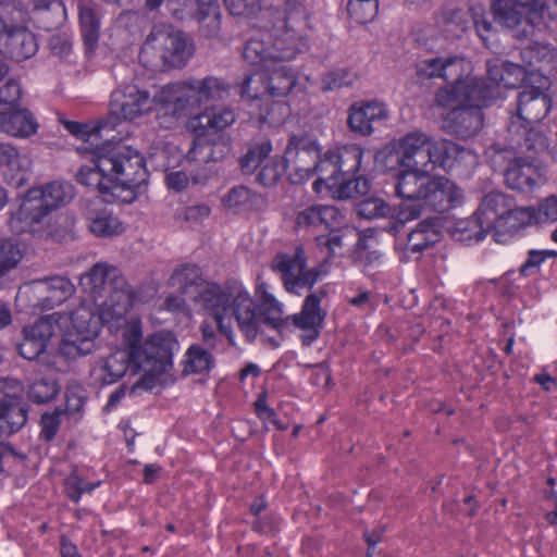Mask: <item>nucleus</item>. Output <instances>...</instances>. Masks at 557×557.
Segmentation results:
<instances>
[{
    "mask_svg": "<svg viewBox=\"0 0 557 557\" xmlns=\"http://www.w3.org/2000/svg\"><path fill=\"white\" fill-rule=\"evenodd\" d=\"M32 285L39 295L36 307L41 310L53 309L55 306L63 304L75 292V286L71 281L59 275L33 281Z\"/></svg>",
    "mask_w": 557,
    "mask_h": 557,
    "instance_id": "obj_22",
    "label": "nucleus"
},
{
    "mask_svg": "<svg viewBox=\"0 0 557 557\" xmlns=\"http://www.w3.org/2000/svg\"><path fill=\"white\" fill-rule=\"evenodd\" d=\"M511 202L507 195L491 191L483 197L473 219L457 222L454 235H459V240L483 239L488 232L496 228L504 214L509 211Z\"/></svg>",
    "mask_w": 557,
    "mask_h": 557,
    "instance_id": "obj_10",
    "label": "nucleus"
},
{
    "mask_svg": "<svg viewBox=\"0 0 557 557\" xmlns=\"http://www.w3.org/2000/svg\"><path fill=\"white\" fill-rule=\"evenodd\" d=\"M324 296V290L309 294L304 301L300 313L283 318V320H287L284 329L292 322L296 327L308 332L302 337L305 345H310L319 335V327L325 318V312L321 308V300Z\"/></svg>",
    "mask_w": 557,
    "mask_h": 557,
    "instance_id": "obj_18",
    "label": "nucleus"
},
{
    "mask_svg": "<svg viewBox=\"0 0 557 557\" xmlns=\"http://www.w3.org/2000/svg\"><path fill=\"white\" fill-rule=\"evenodd\" d=\"M215 364L213 355L199 344H193L185 352L183 375L207 374Z\"/></svg>",
    "mask_w": 557,
    "mask_h": 557,
    "instance_id": "obj_39",
    "label": "nucleus"
},
{
    "mask_svg": "<svg viewBox=\"0 0 557 557\" xmlns=\"http://www.w3.org/2000/svg\"><path fill=\"white\" fill-rule=\"evenodd\" d=\"M228 92L230 84L225 79L210 75L162 86L154 92V100L166 113L181 116L210 101L222 100Z\"/></svg>",
    "mask_w": 557,
    "mask_h": 557,
    "instance_id": "obj_4",
    "label": "nucleus"
},
{
    "mask_svg": "<svg viewBox=\"0 0 557 557\" xmlns=\"http://www.w3.org/2000/svg\"><path fill=\"white\" fill-rule=\"evenodd\" d=\"M471 17V8L447 3L442 7L437 18L447 33L460 37L470 28Z\"/></svg>",
    "mask_w": 557,
    "mask_h": 557,
    "instance_id": "obj_33",
    "label": "nucleus"
},
{
    "mask_svg": "<svg viewBox=\"0 0 557 557\" xmlns=\"http://www.w3.org/2000/svg\"><path fill=\"white\" fill-rule=\"evenodd\" d=\"M505 181L509 188L520 191H531L542 183V173L534 164V159L516 157L508 163Z\"/></svg>",
    "mask_w": 557,
    "mask_h": 557,
    "instance_id": "obj_25",
    "label": "nucleus"
},
{
    "mask_svg": "<svg viewBox=\"0 0 557 557\" xmlns=\"http://www.w3.org/2000/svg\"><path fill=\"white\" fill-rule=\"evenodd\" d=\"M95 350V341L70 330L63 335L58 346L59 356L65 360H76L90 355Z\"/></svg>",
    "mask_w": 557,
    "mask_h": 557,
    "instance_id": "obj_38",
    "label": "nucleus"
},
{
    "mask_svg": "<svg viewBox=\"0 0 557 557\" xmlns=\"http://www.w3.org/2000/svg\"><path fill=\"white\" fill-rule=\"evenodd\" d=\"M434 140L425 133L412 132L399 141L398 162L405 169H423L432 164Z\"/></svg>",
    "mask_w": 557,
    "mask_h": 557,
    "instance_id": "obj_16",
    "label": "nucleus"
},
{
    "mask_svg": "<svg viewBox=\"0 0 557 557\" xmlns=\"http://www.w3.org/2000/svg\"><path fill=\"white\" fill-rule=\"evenodd\" d=\"M284 158L286 163L290 162L293 164L294 172L288 176L290 183L300 184L315 174L320 149L311 148L305 152H297Z\"/></svg>",
    "mask_w": 557,
    "mask_h": 557,
    "instance_id": "obj_37",
    "label": "nucleus"
},
{
    "mask_svg": "<svg viewBox=\"0 0 557 557\" xmlns=\"http://www.w3.org/2000/svg\"><path fill=\"white\" fill-rule=\"evenodd\" d=\"M423 214L422 205H401L399 208L398 216L395 220H389L383 228L389 234H398L405 226V223L410 220L420 218Z\"/></svg>",
    "mask_w": 557,
    "mask_h": 557,
    "instance_id": "obj_56",
    "label": "nucleus"
},
{
    "mask_svg": "<svg viewBox=\"0 0 557 557\" xmlns=\"http://www.w3.org/2000/svg\"><path fill=\"white\" fill-rule=\"evenodd\" d=\"M11 227L17 233H29L41 238H62L73 222L66 215L53 216L48 203L30 188L12 213Z\"/></svg>",
    "mask_w": 557,
    "mask_h": 557,
    "instance_id": "obj_7",
    "label": "nucleus"
},
{
    "mask_svg": "<svg viewBox=\"0 0 557 557\" xmlns=\"http://www.w3.org/2000/svg\"><path fill=\"white\" fill-rule=\"evenodd\" d=\"M152 103L161 107L146 90L135 85H128L122 90H116L111 96L109 115L99 121L97 132L114 129L122 120H134L151 110Z\"/></svg>",
    "mask_w": 557,
    "mask_h": 557,
    "instance_id": "obj_11",
    "label": "nucleus"
},
{
    "mask_svg": "<svg viewBox=\"0 0 557 557\" xmlns=\"http://www.w3.org/2000/svg\"><path fill=\"white\" fill-rule=\"evenodd\" d=\"M243 58L252 65L269 69L276 61L274 59L267 34L250 37L244 45Z\"/></svg>",
    "mask_w": 557,
    "mask_h": 557,
    "instance_id": "obj_36",
    "label": "nucleus"
},
{
    "mask_svg": "<svg viewBox=\"0 0 557 557\" xmlns=\"http://www.w3.org/2000/svg\"><path fill=\"white\" fill-rule=\"evenodd\" d=\"M171 14L178 21L187 18L199 24L200 33L209 38H218L221 33V10L216 0H195V9H170Z\"/></svg>",
    "mask_w": 557,
    "mask_h": 557,
    "instance_id": "obj_17",
    "label": "nucleus"
},
{
    "mask_svg": "<svg viewBox=\"0 0 557 557\" xmlns=\"http://www.w3.org/2000/svg\"><path fill=\"white\" fill-rule=\"evenodd\" d=\"M433 154L432 165H438L445 170L451 169L465 159L472 157L469 149L448 139L434 140Z\"/></svg>",
    "mask_w": 557,
    "mask_h": 557,
    "instance_id": "obj_35",
    "label": "nucleus"
},
{
    "mask_svg": "<svg viewBox=\"0 0 557 557\" xmlns=\"http://www.w3.org/2000/svg\"><path fill=\"white\" fill-rule=\"evenodd\" d=\"M177 349L178 342L171 332L162 331L148 336L133 351L134 370L144 373L136 386L153 388L158 377L173 368V355Z\"/></svg>",
    "mask_w": 557,
    "mask_h": 557,
    "instance_id": "obj_8",
    "label": "nucleus"
},
{
    "mask_svg": "<svg viewBox=\"0 0 557 557\" xmlns=\"http://www.w3.org/2000/svg\"><path fill=\"white\" fill-rule=\"evenodd\" d=\"M225 5L232 15L251 16L263 8V18L267 20L265 0H224Z\"/></svg>",
    "mask_w": 557,
    "mask_h": 557,
    "instance_id": "obj_61",
    "label": "nucleus"
},
{
    "mask_svg": "<svg viewBox=\"0 0 557 557\" xmlns=\"http://www.w3.org/2000/svg\"><path fill=\"white\" fill-rule=\"evenodd\" d=\"M356 211L360 218L372 220L386 216L389 206L380 198H368L357 205Z\"/></svg>",
    "mask_w": 557,
    "mask_h": 557,
    "instance_id": "obj_62",
    "label": "nucleus"
},
{
    "mask_svg": "<svg viewBox=\"0 0 557 557\" xmlns=\"http://www.w3.org/2000/svg\"><path fill=\"white\" fill-rule=\"evenodd\" d=\"M504 70L503 86L506 88H516L528 79V70L520 64L506 61Z\"/></svg>",
    "mask_w": 557,
    "mask_h": 557,
    "instance_id": "obj_64",
    "label": "nucleus"
},
{
    "mask_svg": "<svg viewBox=\"0 0 557 557\" xmlns=\"http://www.w3.org/2000/svg\"><path fill=\"white\" fill-rule=\"evenodd\" d=\"M37 195L45 203H48L51 211L61 206L67 205L75 195L74 187L67 182L54 181L44 186L34 187Z\"/></svg>",
    "mask_w": 557,
    "mask_h": 557,
    "instance_id": "obj_41",
    "label": "nucleus"
},
{
    "mask_svg": "<svg viewBox=\"0 0 557 557\" xmlns=\"http://www.w3.org/2000/svg\"><path fill=\"white\" fill-rule=\"evenodd\" d=\"M22 257L23 250L16 239L0 238V275H4L14 269Z\"/></svg>",
    "mask_w": 557,
    "mask_h": 557,
    "instance_id": "obj_53",
    "label": "nucleus"
},
{
    "mask_svg": "<svg viewBox=\"0 0 557 557\" xmlns=\"http://www.w3.org/2000/svg\"><path fill=\"white\" fill-rule=\"evenodd\" d=\"M129 366L134 368L133 358L125 349H117L98 360L91 369V375L102 384H112L125 374Z\"/></svg>",
    "mask_w": 557,
    "mask_h": 557,
    "instance_id": "obj_29",
    "label": "nucleus"
},
{
    "mask_svg": "<svg viewBox=\"0 0 557 557\" xmlns=\"http://www.w3.org/2000/svg\"><path fill=\"white\" fill-rule=\"evenodd\" d=\"M104 177H109V175H104V173L99 170L97 160L94 166H83L76 174V180L79 184L96 187L100 193L107 194L110 191V188L103 184L102 180Z\"/></svg>",
    "mask_w": 557,
    "mask_h": 557,
    "instance_id": "obj_60",
    "label": "nucleus"
},
{
    "mask_svg": "<svg viewBox=\"0 0 557 557\" xmlns=\"http://www.w3.org/2000/svg\"><path fill=\"white\" fill-rule=\"evenodd\" d=\"M272 149V144L268 139L252 144L247 152L239 159L242 173L245 175L253 174L270 157Z\"/></svg>",
    "mask_w": 557,
    "mask_h": 557,
    "instance_id": "obj_46",
    "label": "nucleus"
},
{
    "mask_svg": "<svg viewBox=\"0 0 557 557\" xmlns=\"http://www.w3.org/2000/svg\"><path fill=\"white\" fill-rule=\"evenodd\" d=\"M387 116V110L380 101L357 102L349 108L347 125L351 132L368 136L373 133V123Z\"/></svg>",
    "mask_w": 557,
    "mask_h": 557,
    "instance_id": "obj_23",
    "label": "nucleus"
},
{
    "mask_svg": "<svg viewBox=\"0 0 557 557\" xmlns=\"http://www.w3.org/2000/svg\"><path fill=\"white\" fill-rule=\"evenodd\" d=\"M531 125L532 124L527 123L518 125L517 123L512 122L510 125V132L519 133V128L523 129L521 135L524 137V139L520 147L529 153V159L535 160L536 156L547 150L548 140L544 133Z\"/></svg>",
    "mask_w": 557,
    "mask_h": 557,
    "instance_id": "obj_43",
    "label": "nucleus"
},
{
    "mask_svg": "<svg viewBox=\"0 0 557 557\" xmlns=\"http://www.w3.org/2000/svg\"><path fill=\"white\" fill-rule=\"evenodd\" d=\"M24 22L25 13L20 2L0 1V35L25 26Z\"/></svg>",
    "mask_w": 557,
    "mask_h": 557,
    "instance_id": "obj_48",
    "label": "nucleus"
},
{
    "mask_svg": "<svg viewBox=\"0 0 557 557\" xmlns=\"http://www.w3.org/2000/svg\"><path fill=\"white\" fill-rule=\"evenodd\" d=\"M231 150L232 140L227 133L198 131L186 158L188 162L208 164L224 160Z\"/></svg>",
    "mask_w": 557,
    "mask_h": 557,
    "instance_id": "obj_15",
    "label": "nucleus"
},
{
    "mask_svg": "<svg viewBox=\"0 0 557 557\" xmlns=\"http://www.w3.org/2000/svg\"><path fill=\"white\" fill-rule=\"evenodd\" d=\"M267 21L271 28L267 34L276 62L293 60L300 51V38L296 24L306 15L305 0H265Z\"/></svg>",
    "mask_w": 557,
    "mask_h": 557,
    "instance_id": "obj_5",
    "label": "nucleus"
},
{
    "mask_svg": "<svg viewBox=\"0 0 557 557\" xmlns=\"http://www.w3.org/2000/svg\"><path fill=\"white\" fill-rule=\"evenodd\" d=\"M357 79V74L347 69L330 71L322 78V90L332 91L351 86Z\"/></svg>",
    "mask_w": 557,
    "mask_h": 557,
    "instance_id": "obj_58",
    "label": "nucleus"
},
{
    "mask_svg": "<svg viewBox=\"0 0 557 557\" xmlns=\"http://www.w3.org/2000/svg\"><path fill=\"white\" fill-rule=\"evenodd\" d=\"M536 0H491V12L494 21L507 28H515L523 23L529 24V15Z\"/></svg>",
    "mask_w": 557,
    "mask_h": 557,
    "instance_id": "obj_24",
    "label": "nucleus"
},
{
    "mask_svg": "<svg viewBox=\"0 0 557 557\" xmlns=\"http://www.w3.org/2000/svg\"><path fill=\"white\" fill-rule=\"evenodd\" d=\"M239 88L240 96L247 99H259L269 95L265 71L260 69L258 72L246 74Z\"/></svg>",
    "mask_w": 557,
    "mask_h": 557,
    "instance_id": "obj_52",
    "label": "nucleus"
},
{
    "mask_svg": "<svg viewBox=\"0 0 557 557\" xmlns=\"http://www.w3.org/2000/svg\"><path fill=\"white\" fill-rule=\"evenodd\" d=\"M23 385L16 379H0V426L2 432L15 433L27 421L28 406L22 399Z\"/></svg>",
    "mask_w": 557,
    "mask_h": 557,
    "instance_id": "obj_14",
    "label": "nucleus"
},
{
    "mask_svg": "<svg viewBox=\"0 0 557 557\" xmlns=\"http://www.w3.org/2000/svg\"><path fill=\"white\" fill-rule=\"evenodd\" d=\"M483 124L481 110L456 107L443 119L442 129L459 139H468L476 135Z\"/></svg>",
    "mask_w": 557,
    "mask_h": 557,
    "instance_id": "obj_20",
    "label": "nucleus"
},
{
    "mask_svg": "<svg viewBox=\"0 0 557 557\" xmlns=\"http://www.w3.org/2000/svg\"><path fill=\"white\" fill-rule=\"evenodd\" d=\"M550 99L541 87L525 88L518 97V117L521 124H536L549 112Z\"/></svg>",
    "mask_w": 557,
    "mask_h": 557,
    "instance_id": "obj_26",
    "label": "nucleus"
},
{
    "mask_svg": "<svg viewBox=\"0 0 557 557\" xmlns=\"http://www.w3.org/2000/svg\"><path fill=\"white\" fill-rule=\"evenodd\" d=\"M265 71V78L269 87V96L284 97L296 86L297 77L295 72L284 62H275Z\"/></svg>",
    "mask_w": 557,
    "mask_h": 557,
    "instance_id": "obj_34",
    "label": "nucleus"
},
{
    "mask_svg": "<svg viewBox=\"0 0 557 557\" xmlns=\"http://www.w3.org/2000/svg\"><path fill=\"white\" fill-rule=\"evenodd\" d=\"M170 284L182 294L189 295L206 311L209 308L206 301V293L213 286H221L220 284L206 281L201 276L199 268L190 264L181 265L175 269L170 277Z\"/></svg>",
    "mask_w": 557,
    "mask_h": 557,
    "instance_id": "obj_19",
    "label": "nucleus"
},
{
    "mask_svg": "<svg viewBox=\"0 0 557 557\" xmlns=\"http://www.w3.org/2000/svg\"><path fill=\"white\" fill-rule=\"evenodd\" d=\"M83 290L90 297L97 313L81 305L71 313L70 331L92 341L102 324L122 319L129 310L134 292L121 271L106 262H98L81 277Z\"/></svg>",
    "mask_w": 557,
    "mask_h": 557,
    "instance_id": "obj_1",
    "label": "nucleus"
},
{
    "mask_svg": "<svg viewBox=\"0 0 557 557\" xmlns=\"http://www.w3.org/2000/svg\"><path fill=\"white\" fill-rule=\"evenodd\" d=\"M198 127L205 132H224L235 121L233 110L228 108H213L205 111L198 117Z\"/></svg>",
    "mask_w": 557,
    "mask_h": 557,
    "instance_id": "obj_47",
    "label": "nucleus"
},
{
    "mask_svg": "<svg viewBox=\"0 0 557 557\" xmlns=\"http://www.w3.org/2000/svg\"><path fill=\"white\" fill-rule=\"evenodd\" d=\"M100 484V481L96 483H88L83 478H81L76 471H73L65 480V488L69 497L78 502L82 494L85 492H91Z\"/></svg>",
    "mask_w": 557,
    "mask_h": 557,
    "instance_id": "obj_63",
    "label": "nucleus"
},
{
    "mask_svg": "<svg viewBox=\"0 0 557 557\" xmlns=\"http://www.w3.org/2000/svg\"><path fill=\"white\" fill-rule=\"evenodd\" d=\"M395 193L399 198L422 205L423 211H447L461 202L462 190L444 176L431 177L429 170L406 169L399 171L395 181Z\"/></svg>",
    "mask_w": 557,
    "mask_h": 557,
    "instance_id": "obj_3",
    "label": "nucleus"
},
{
    "mask_svg": "<svg viewBox=\"0 0 557 557\" xmlns=\"http://www.w3.org/2000/svg\"><path fill=\"white\" fill-rule=\"evenodd\" d=\"M461 102L470 109L480 110L499 98L496 85H488L484 78L467 77L460 83Z\"/></svg>",
    "mask_w": 557,
    "mask_h": 557,
    "instance_id": "obj_31",
    "label": "nucleus"
},
{
    "mask_svg": "<svg viewBox=\"0 0 557 557\" xmlns=\"http://www.w3.org/2000/svg\"><path fill=\"white\" fill-rule=\"evenodd\" d=\"M32 168V160L25 153L9 143H0V170L5 181L18 188L28 178Z\"/></svg>",
    "mask_w": 557,
    "mask_h": 557,
    "instance_id": "obj_21",
    "label": "nucleus"
},
{
    "mask_svg": "<svg viewBox=\"0 0 557 557\" xmlns=\"http://www.w3.org/2000/svg\"><path fill=\"white\" fill-rule=\"evenodd\" d=\"M209 305L208 313L213 318L221 333L231 337L234 320L245 337L252 342L262 324L283 332L287 320H283L281 304L270 294H264L262 309L243 284L228 281L221 286H213L206 293Z\"/></svg>",
    "mask_w": 557,
    "mask_h": 557,
    "instance_id": "obj_2",
    "label": "nucleus"
},
{
    "mask_svg": "<svg viewBox=\"0 0 557 557\" xmlns=\"http://www.w3.org/2000/svg\"><path fill=\"white\" fill-rule=\"evenodd\" d=\"M362 149L356 145L343 146L333 150V160L337 163L341 178L355 175L359 171Z\"/></svg>",
    "mask_w": 557,
    "mask_h": 557,
    "instance_id": "obj_45",
    "label": "nucleus"
},
{
    "mask_svg": "<svg viewBox=\"0 0 557 557\" xmlns=\"http://www.w3.org/2000/svg\"><path fill=\"white\" fill-rule=\"evenodd\" d=\"M0 51L16 62L32 58L37 51V41L25 26L0 35Z\"/></svg>",
    "mask_w": 557,
    "mask_h": 557,
    "instance_id": "obj_27",
    "label": "nucleus"
},
{
    "mask_svg": "<svg viewBox=\"0 0 557 557\" xmlns=\"http://www.w3.org/2000/svg\"><path fill=\"white\" fill-rule=\"evenodd\" d=\"M467 62L463 58L447 57L442 59L441 78L446 83H463Z\"/></svg>",
    "mask_w": 557,
    "mask_h": 557,
    "instance_id": "obj_57",
    "label": "nucleus"
},
{
    "mask_svg": "<svg viewBox=\"0 0 557 557\" xmlns=\"http://www.w3.org/2000/svg\"><path fill=\"white\" fill-rule=\"evenodd\" d=\"M53 333V315H46L34 324L24 326L23 341L17 346L20 356L37 361L47 368L55 369L58 367L57 357L46 350Z\"/></svg>",
    "mask_w": 557,
    "mask_h": 557,
    "instance_id": "obj_13",
    "label": "nucleus"
},
{
    "mask_svg": "<svg viewBox=\"0 0 557 557\" xmlns=\"http://www.w3.org/2000/svg\"><path fill=\"white\" fill-rule=\"evenodd\" d=\"M86 218L90 232L98 237H111L122 232L121 222L106 209L89 208Z\"/></svg>",
    "mask_w": 557,
    "mask_h": 557,
    "instance_id": "obj_40",
    "label": "nucleus"
},
{
    "mask_svg": "<svg viewBox=\"0 0 557 557\" xmlns=\"http://www.w3.org/2000/svg\"><path fill=\"white\" fill-rule=\"evenodd\" d=\"M442 219L429 218L420 221L416 228L407 235L405 250L421 253L441 240Z\"/></svg>",
    "mask_w": 557,
    "mask_h": 557,
    "instance_id": "obj_30",
    "label": "nucleus"
},
{
    "mask_svg": "<svg viewBox=\"0 0 557 557\" xmlns=\"http://www.w3.org/2000/svg\"><path fill=\"white\" fill-rule=\"evenodd\" d=\"M38 124L33 113L23 108L0 111V131L13 136L26 138L37 132Z\"/></svg>",
    "mask_w": 557,
    "mask_h": 557,
    "instance_id": "obj_32",
    "label": "nucleus"
},
{
    "mask_svg": "<svg viewBox=\"0 0 557 557\" xmlns=\"http://www.w3.org/2000/svg\"><path fill=\"white\" fill-rule=\"evenodd\" d=\"M535 213L534 210L530 207H515V203L511 202L509 206V211L504 214L500 222L496 226L495 235L499 233H515L519 231L521 227L527 226L534 219Z\"/></svg>",
    "mask_w": 557,
    "mask_h": 557,
    "instance_id": "obj_44",
    "label": "nucleus"
},
{
    "mask_svg": "<svg viewBox=\"0 0 557 557\" xmlns=\"http://www.w3.org/2000/svg\"><path fill=\"white\" fill-rule=\"evenodd\" d=\"M102 15V5L92 0H85L78 4L79 25L88 53L94 52L98 46Z\"/></svg>",
    "mask_w": 557,
    "mask_h": 557,
    "instance_id": "obj_28",
    "label": "nucleus"
},
{
    "mask_svg": "<svg viewBox=\"0 0 557 557\" xmlns=\"http://www.w3.org/2000/svg\"><path fill=\"white\" fill-rule=\"evenodd\" d=\"M271 269L280 274L285 289L293 294L310 289L320 275L318 268H307V257L301 246L293 255H276L271 261Z\"/></svg>",
    "mask_w": 557,
    "mask_h": 557,
    "instance_id": "obj_12",
    "label": "nucleus"
},
{
    "mask_svg": "<svg viewBox=\"0 0 557 557\" xmlns=\"http://www.w3.org/2000/svg\"><path fill=\"white\" fill-rule=\"evenodd\" d=\"M194 54V45L187 34L168 26L151 29L140 53L141 62L153 70L184 67Z\"/></svg>",
    "mask_w": 557,
    "mask_h": 557,
    "instance_id": "obj_6",
    "label": "nucleus"
},
{
    "mask_svg": "<svg viewBox=\"0 0 557 557\" xmlns=\"http://www.w3.org/2000/svg\"><path fill=\"white\" fill-rule=\"evenodd\" d=\"M9 67L0 60V111L13 109L21 99L22 89L14 78H5Z\"/></svg>",
    "mask_w": 557,
    "mask_h": 557,
    "instance_id": "obj_49",
    "label": "nucleus"
},
{
    "mask_svg": "<svg viewBox=\"0 0 557 557\" xmlns=\"http://www.w3.org/2000/svg\"><path fill=\"white\" fill-rule=\"evenodd\" d=\"M369 181L363 176H346L334 189L341 199H350L366 195L369 191Z\"/></svg>",
    "mask_w": 557,
    "mask_h": 557,
    "instance_id": "obj_55",
    "label": "nucleus"
},
{
    "mask_svg": "<svg viewBox=\"0 0 557 557\" xmlns=\"http://www.w3.org/2000/svg\"><path fill=\"white\" fill-rule=\"evenodd\" d=\"M347 11L358 23L371 22L377 13V0H349Z\"/></svg>",
    "mask_w": 557,
    "mask_h": 557,
    "instance_id": "obj_59",
    "label": "nucleus"
},
{
    "mask_svg": "<svg viewBox=\"0 0 557 557\" xmlns=\"http://www.w3.org/2000/svg\"><path fill=\"white\" fill-rule=\"evenodd\" d=\"M522 66L528 70V75H534L544 70L543 64L553 59L550 50L543 45L534 44L523 48L520 52Z\"/></svg>",
    "mask_w": 557,
    "mask_h": 557,
    "instance_id": "obj_50",
    "label": "nucleus"
},
{
    "mask_svg": "<svg viewBox=\"0 0 557 557\" xmlns=\"http://www.w3.org/2000/svg\"><path fill=\"white\" fill-rule=\"evenodd\" d=\"M333 160V150H329L323 158H319L317 162V171L319 174L318 181L314 185L319 183H324L327 188L334 189L338 186L341 182L339 172L337 171V163Z\"/></svg>",
    "mask_w": 557,
    "mask_h": 557,
    "instance_id": "obj_54",
    "label": "nucleus"
},
{
    "mask_svg": "<svg viewBox=\"0 0 557 557\" xmlns=\"http://www.w3.org/2000/svg\"><path fill=\"white\" fill-rule=\"evenodd\" d=\"M286 170L287 164L285 158H268L257 173L256 181L263 187H272L281 181Z\"/></svg>",
    "mask_w": 557,
    "mask_h": 557,
    "instance_id": "obj_51",
    "label": "nucleus"
},
{
    "mask_svg": "<svg viewBox=\"0 0 557 557\" xmlns=\"http://www.w3.org/2000/svg\"><path fill=\"white\" fill-rule=\"evenodd\" d=\"M60 392V383L53 375H42L29 382L27 397L30 401L41 405L54 400Z\"/></svg>",
    "mask_w": 557,
    "mask_h": 557,
    "instance_id": "obj_42",
    "label": "nucleus"
},
{
    "mask_svg": "<svg viewBox=\"0 0 557 557\" xmlns=\"http://www.w3.org/2000/svg\"><path fill=\"white\" fill-rule=\"evenodd\" d=\"M97 166L124 188L135 189L148 181L144 158L138 151L124 145L110 147L98 154Z\"/></svg>",
    "mask_w": 557,
    "mask_h": 557,
    "instance_id": "obj_9",
    "label": "nucleus"
}]
</instances>
